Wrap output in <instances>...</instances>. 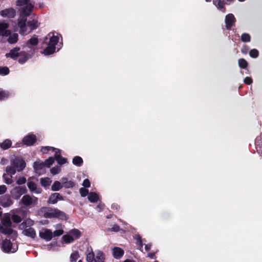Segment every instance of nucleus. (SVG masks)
Listing matches in <instances>:
<instances>
[{"label":"nucleus","instance_id":"1","mask_svg":"<svg viewBox=\"0 0 262 262\" xmlns=\"http://www.w3.org/2000/svg\"><path fill=\"white\" fill-rule=\"evenodd\" d=\"M9 25L5 21H0V38L3 42H8L10 44L16 43L18 40V35L13 33L9 29Z\"/></svg>","mask_w":262,"mask_h":262},{"label":"nucleus","instance_id":"2","mask_svg":"<svg viewBox=\"0 0 262 262\" xmlns=\"http://www.w3.org/2000/svg\"><path fill=\"white\" fill-rule=\"evenodd\" d=\"M59 39L58 34L57 33L51 32L46 37L43 45L47 47L44 49L42 53L46 55H49L55 52V46L57 44Z\"/></svg>","mask_w":262,"mask_h":262},{"label":"nucleus","instance_id":"3","mask_svg":"<svg viewBox=\"0 0 262 262\" xmlns=\"http://www.w3.org/2000/svg\"><path fill=\"white\" fill-rule=\"evenodd\" d=\"M26 16H20L18 20V27L19 32L23 35H26L38 27V22L36 20L28 21L26 24Z\"/></svg>","mask_w":262,"mask_h":262},{"label":"nucleus","instance_id":"4","mask_svg":"<svg viewBox=\"0 0 262 262\" xmlns=\"http://www.w3.org/2000/svg\"><path fill=\"white\" fill-rule=\"evenodd\" d=\"M26 50H22L19 48H14L6 54V56L7 57H10L13 59L18 58V62L23 64L28 60L31 56L30 54L27 53Z\"/></svg>","mask_w":262,"mask_h":262},{"label":"nucleus","instance_id":"5","mask_svg":"<svg viewBox=\"0 0 262 262\" xmlns=\"http://www.w3.org/2000/svg\"><path fill=\"white\" fill-rule=\"evenodd\" d=\"M0 232L6 235H10L13 238L16 237L17 233L11 228V216L10 214H5L0 223Z\"/></svg>","mask_w":262,"mask_h":262},{"label":"nucleus","instance_id":"6","mask_svg":"<svg viewBox=\"0 0 262 262\" xmlns=\"http://www.w3.org/2000/svg\"><path fill=\"white\" fill-rule=\"evenodd\" d=\"M20 204L26 208H32L38 204V198L29 194L24 195L20 201Z\"/></svg>","mask_w":262,"mask_h":262},{"label":"nucleus","instance_id":"7","mask_svg":"<svg viewBox=\"0 0 262 262\" xmlns=\"http://www.w3.org/2000/svg\"><path fill=\"white\" fill-rule=\"evenodd\" d=\"M16 5L22 7V12L25 16L30 15L34 8V4L30 3V0H18Z\"/></svg>","mask_w":262,"mask_h":262},{"label":"nucleus","instance_id":"8","mask_svg":"<svg viewBox=\"0 0 262 262\" xmlns=\"http://www.w3.org/2000/svg\"><path fill=\"white\" fill-rule=\"evenodd\" d=\"M1 248L5 252H15L17 249L16 246L13 245L11 243L10 241L8 239L2 240L0 241Z\"/></svg>","mask_w":262,"mask_h":262},{"label":"nucleus","instance_id":"9","mask_svg":"<svg viewBox=\"0 0 262 262\" xmlns=\"http://www.w3.org/2000/svg\"><path fill=\"white\" fill-rule=\"evenodd\" d=\"M33 178L30 177L28 179L27 186L32 193L39 194L41 192V189L38 187L35 182L33 181Z\"/></svg>","mask_w":262,"mask_h":262},{"label":"nucleus","instance_id":"10","mask_svg":"<svg viewBox=\"0 0 262 262\" xmlns=\"http://www.w3.org/2000/svg\"><path fill=\"white\" fill-rule=\"evenodd\" d=\"M11 162L18 171L23 170L26 166L25 162L19 157H15L11 160Z\"/></svg>","mask_w":262,"mask_h":262},{"label":"nucleus","instance_id":"11","mask_svg":"<svg viewBox=\"0 0 262 262\" xmlns=\"http://www.w3.org/2000/svg\"><path fill=\"white\" fill-rule=\"evenodd\" d=\"M39 237L47 242L50 241L53 237V232L49 229L43 228L40 230Z\"/></svg>","mask_w":262,"mask_h":262},{"label":"nucleus","instance_id":"12","mask_svg":"<svg viewBox=\"0 0 262 262\" xmlns=\"http://www.w3.org/2000/svg\"><path fill=\"white\" fill-rule=\"evenodd\" d=\"M27 192V189L25 187L16 186L13 189L12 193L15 199L18 200L20 198L21 195L25 194Z\"/></svg>","mask_w":262,"mask_h":262},{"label":"nucleus","instance_id":"13","mask_svg":"<svg viewBox=\"0 0 262 262\" xmlns=\"http://www.w3.org/2000/svg\"><path fill=\"white\" fill-rule=\"evenodd\" d=\"M38 42V40L37 36L34 35L27 41L25 47H24V49L27 50L28 48L30 49V52L32 54L33 51H34V49H33L32 48L33 47L37 45Z\"/></svg>","mask_w":262,"mask_h":262},{"label":"nucleus","instance_id":"14","mask_svg":"<svg viewBox=\"0 0 262 262\" xmlns=\"http://www.w3.org/2000/svg\"><path fill=\"white\" fill-rule=\"evenodd\" d=\"M235 19L232 14H228L225 17L226 27L227 29H230L235 23Z\"/></svg>","mask_w":262,"mask_h":262},{"label":"nucleus","instance_id":"15","mask_svg":"<svg viewBox=\"0 0 262 262\" xmlns=\"http://www.w3.org/2000/svg\"><path fill=\"white\" fill-rule=\"evenodd\" d=\"M15 11L12 8L6 9L1 12V15L4 17L11 18L15 16Z\"/></svg>","mask_w":262,"mask_h":262},{"label":"nucleus","instance_id":"16","mask_svg":"<svg viewBox=\"0 0 262 262\" xmlns=\"http://www.w3.org/2000/svg\"><path fill=\"white\" fill-rule=\"evenodd\" d=\"M1 204L3 206L7 207L11 206L13 202L9 196L4 195L1 199Z\"/></svg>","mask_w":262,"mask_h":262},{"label":"nucleus","instance_id":"17","mask_svg":"<svg viewBox=\"0 0 262 262\" xmlns=\"http://www.w3.org/2000/svg\"><path fill=\"white\" fill-rule=\"evenodd\" d=\"M36 140V138L34 135H28L23 139V142L27 145H32Z\"/></svg>","mask_w":262,"mask_h":262},{"label":"nucleus","instance_id":"18","mask_svg":"<svg viewBox=\"0 0 262 262\" xmlns=\"http://www.w3.org/2000/svg\"><path fill=\"white\" fill-rule=\"evenodd\" d=\"M63 198L59 193H53L50 197L48 203L54 204L57 202L58 200H63Z\"/></svg>","mask_w":262,"mask_h":262},{"label":"nucleus","instance_id":"19","mask_svg":"<svg viewBox=\"0 0 262 262\" xmlns=\"http://www.w3.org/2000/svg\"><path fill=\"white\" fill-rule=\"evenodd\" d=\"M55 158L59 164L62 165L67 162V159L61 156L60 151L59 149H56L55 152Z\"/></svg>","mask_w":262,"mask_h":262},{"label":"nucleus","instance_id":"20","mask_svg":"<svg viewBox=\"0 0 262 262\" xmlns=\"http://www.w3.org/2000/svg\"><path fill=\"white\" fill-rule=\"evenodd\" d=\"M113 256L116 259L121 258L124 254V251L119 247H115L113 249Z\"/></svg>","mask_w":262,"mask_h":262},{"label":"nucleus","instance_id":"21","mask_svg":"<svg viewBox=\"0 0 262 262\" xmlns=\"http://www.w3.org/2000/svg\"><path fill=\"white\" fill-rule=\"evenodd\" d=\"M24 235L30 237L32 238H34L36 236V232L35 230L32 228H28L26 229L23 231Z\"/></svg>","mask_w":262,"mask_h":262},{"label":"nucleus","instance_id":"22","mask_svg":"<svg viewBox=\"0 0 262 262\" xmlns=\"http://www.w3.org/2000/svg\"><path fill=\"white\" fill-rule=\"evenodd\" d=\"M33 167L36 172L38 173L39 170H42L45 167V164L43 162L38 160L34 162Z\"/></svg>","mask_w":262,"mask_h":262},{"label":"nucleus","instance_id":"23","mask_svg":"<svg viewBox=\"0 0 262 262\" xmlns=\"http://www.w3.org/2000/svg\"><path fill=\"white\" fill-rule=\"evenodd\" d=\"M56 209H47L44 214V216L46 218L55 217Z\"/></svg>","mask_w":262,"mask_h":262},{"label":"nucleus","instance_id":"24","mask_svg":"<svg viewBox=\"0 0 262 262\" xmlns=\"http://www.w3.org/2000/svg\"><path fill=\"white\" fill-rule=\"evenodd\" d=\"M55 228L56 230L53 232V237L59 236L62 235L64 231L61 224H57Z\"/></svg>","mask_w":262,"mask_h":262},{"label":"nucleus","instance_id":"25","mask_svg":"<svg viewBox=\"0 0 262 262\" xmlns=\"http://www.w3.org/2000/svg\"><path fill=\"white\" fill-rule=\"evenodd\" d=\"M104 255L103 252L100 251L96 252L95 262H104Z\"/></svg>","mask_w":262,"mask_h":262},{"label":"nucleus","instance_id":"26","mask_svg":"<svg viewBox=\"0 0 262 262\" xmlns=\"http://www.w3.org/2000/svg\"><path fill=\"white\" fill-rule=\"evenodd\" d=\"M16 168L14 165H12L11 162L10 165L7 166L6 169V173L10 175V177H12L16 172Z\"/></svg>","mask_w":262,"mask_h":262},{"label":"nucleus","instance_id":"27","mask_svg":"<svg viewBox=\"0 0 262 262\" xmlns=\"http://www.w3.org/2000/svg\"><path fill=\"white\" fill-rule=\"evenodd\" d=\"M213 3L217 9L222 10L224 12H225V9H224L225 3L224 1L221 0H213Z\"/></svg>","mask_w":262,"mask_h":262},{"label":"nucleus","instance_id":"28","mask_svg":"<svg viewBox=\"0 0 262 262\" xmlns=\"http://www.w3.org/2000/svg\"><path fill=\"white\" fill-rule=\"evenodd\" d=\"M12 145L11 141L9 139L4 140L2 143L0 144V147L3 149L6 150L11 147Z\"/></svg>","mask_w":262,"mask_h":262},{"label":"nucleus","instance_id":"29","mask_svg":"<svg viewBox=\"0 0 262 262\" xmlns=\"http://www.w3.org/2000/svg\"><path fill=\"white\" fill-rule=\"evenodd\" d=\"M70 234L74 237V241L80 237L81 236L80 231L76 229H74L70 230L69 232Z\"/></svg>","mask_w":262,"mask_h":262},{"label":"nucleus","instance_id":"30","mask_svg":"<svg viewBox=\"0 0 262 262\" xmlns=\"http://www.w3.org/2000/svg\"><path fill=\"white\" fill-rule=\"evenodd\" d=\"M88 198L91 202L95 203L97 202L99 196L98 194L95 192H90L88 195Z\"/></svg>","mask_w":262,"mask_h":262},{"label":"nucleus","instance_id":"31","mask_svg":"<svg viewBox=\"0 0 262 262\" xmlns=\"http://www.w3.org/2000/svg\"><path fill=\"white\" fill-rule=\"evenodd\" d=\"M60 181L62 187L70 188L73 186V183L71 181L68 182L67 179L65 178H62Z\"/></svg>","mask_w":262,"mask_h":262},{"label":"nucleus","instance_id":"32","mask_svg":"<svg viewBox=\"0 0 262 262\" xmlns=\"http://www.w3.org/2000/svg\"><path fill=\"white\" fill-rule=\"evenodd\" d=\"M62 239L66 244H70L74 241V237L70 234L69 232L68 234L63 235Z\"/></svg>","mask_w":262,"mask_h":262},{"label":"nucleus","instance_id":"33","mask_svg":"<svg viewBox=\"0 0 262 262\" xmlns=\"http://www.w3.org/2000/svg\"><path fill=\"white\" fill-rule=\"evenodd\" d=\"M51 182V180L49 178H44L40 179V184L43 187L49 186Z\"/></svg>","mask_w":262,"mask_h":262},{"label":"nucleus","instance_id":"34","mask_svg":"<svg viewBox=\"0 0 262 262\" xmlns=\"http://www.w3.org/2000/svg\"><path fill=\"white\" fill-rule=\"evenodd\" d=\"M62 187V185L60 182L55 181L52 185L51 189L53 191H58Z\"/></svg>","mask_w":262,"mask_h":262},{"label":"nucleus","instance_id":"35","mask_svg":"<svg viewBox=\"0 0 262 262\" xmlns=\"http://www.w3.org/2000/svg\"><path fill=\"white\" fill-rule=\"evenodd\" d=\"M82 163V159L79 156H76L73 159V163L75 165L80 166L81 165Z\"/></svg>","mask_w":262,"mask_h":262},{"label":"nucleus","instance_id":"36","mask_svg":"<svg viewBox=\"0 0 262 262\" xmlns=\"http://www.w3.org/2000/svg\"><path fill=\"white\" fill-rule=\"evenodd\" d=\"M4 182L7 184H10L13 182L12 177L7 173H4L3 176Z\"/></svg>","mask_w":262,"mask_h":262},{"label":"nucleus","instance_id":"37","mask_svg":"<svg viewBox=\"0 0 262 262\" xmlns=\"http://www.w3.org/2000/svg\"><path fill=\"white\" fill-rule=\"evenodd\" d=\"M55 217H58L61 220H64L66 219V215L64 212L56 209Z\"/></svg>","mask_w":262,"mask_h":262},{"label":"nucleus","instance_id":"38","mask_svg":"<svg viewBox=\"0 0 262 262\" xmlns=\"http://www.w3.org/2000/svg\"><path fill=\"white\" fill-rule=\"evenodd\" d=\"M95 255L93 251L89 252L86 255V260L88 262H93L95 260Z\"/></svg>","mask_w":262,"mask_h":262},{"label":"nucleus","instance_id":"39","mask_svg":"<svg viewBox=\"0 0 262 262\" xmlns=\"http://www.w3.org/2000/svg\"><path fill=\"white\" fill-rule=\"evenodd\" d=\"M79 257L78 252L77 251H74L71 255L70 260L71 262H75Z\"/></svg>","mask_w":262,"mask_h":262},{"label":"nucleus","instance_id":"40","mask_svg":"<svg viewBox=\"0 0 262 262\" xmlns=\"http://www.w3.org/2000/svg\"><path fill=\"white\" fill-rule=\"evenodd\" d=\"M238 62L239 66L242 69H246L247 67V62L244 59H239Z\"/></svg>","mask_w":262,"mask_h":262},{"label":"nucleus","instance_id":"41","mask_svg":"<svg viewBox=\"0 0 262 262\" xmlns=\"http://www.w3.org/2000/svg\"><path fill=\"white\" fill-rule=\"evenodd\" d=\"M56 149L57 148H54L53 147H51V146H45V147H42L41 148V151L42 153L45 154V153H47V151H48L49 150H52L53 151L55 152Z\"/></svg>","mask_w":262,"mask_h":262},{"label":"nucleus","instance_id":"42","mask_svg":"<svg viewBox=\"0 0 262 262\" xmlns=\"http://www.w3.org/2000/svg\"><path fill=\"white\" fill-rule=\"evenodd\" d=\"M54 162V159L53 157H50L49 159L46 160L43 163L45 166L49 167Z\"/></svg>","mask_w":262,"mask_h":262},{"label":"nucleus","instance_id":"43","mask_svg":"<svg viewBox=\"0 0 262 262\" xmlns=\"http://www.w3.org/2000/svg\"><path fill=\"white\" fill-rule=\"evenodd\" d=\"M241 39L243 42H249L250 41V36L248 33H244L241 36Z\"/></svg>","mask_w":262,"mask_h":262},{"label":"nucleus","instance_id":"44","mask_svg":"<svg viewBox=\"0 0 262 262\" xmlns=\"http://www.w3.org/2000/svg\"><path fill=\"white\" fill-rule=\"evenodd\" d=\"M79 192L82 197H84L89 194L88 190L85 188H81L79 189Z\"/></svg>","mask_w":262,"mask_h":262},{"label":"nucleus","instance_id":"45","mask_svg":"<svg viewBox=\"0 0 262 262\" xmlns=\"http://www.w3.org/2000/svg\"><path fill=\"white\" fill-rule=\"evenodd\" d=\"M250 56L252 58H256L258 55V52L256 49H252L249 52Z\"/></svg>","mask_w":262,"mask_h":262},{"label":"nucleus","instance_id":"46","mask_svg":"<svg viewBox=\"0 0 262 262\" xmlns=\"http://www.w3.org/2000/svg\"><path fill=\"white\" fill-rule=\"evenodd\" d=\"M60 171V167L59 166H55L51 169V172L53 175L58 173Z\"/></svg>","mask_w":262,"mask_h":262},{"label":"nucleus","instance_id":"47","mask_svg":"<svg viewBox=\"0 0 262 262\" xmlns=\"http://www.w3.org/2000/svg\"><path fill=\"white\" fill-rule=\"evenodd\" d=\"M9 70L7 67L0 68V74L6 75L9 73Z\"/></svg>","mask_w":262,"mask_h":262},{"label":"nucleus","instance_id":"48","mask_svg":"<svg viewBox=\"0 0 262 262\" xmlns=\"http://www.w3.org/2000/svg\"><path fill=\"white\" fill-rule=\"evenodd\" d=\"M26 179L24 177H19L16 181L18 185L24 184L26 182Z\"/></svg>","mask_w":262,"mask_h":262},{"label":"nucleus","instance_id":"49","mask_svg":"<svg viewBox=\"0 0 262 262\" xmlns=\"http://www.w3.org/2000/svg\"><path fill=\"white\" fill-rule=\"evenodd\" d=\"M13 221L16 223H20L21 221L20 217L17 215L14 214L12 216Z\"/></svg>","mask_w":262,"mask_h":262},{"label":"nucleus","instance_id":"50","mask_svg":"<svg viewBox=\"0 0 262 262\" xmlns=\"http://www.w3.org/2000/svg\"><path fill=\"white\" fill-rule=\"evenodd\" d=\"M9 96V94L7 92L0 91V100L7 98Z\"/></svg>","mask_w":262,"mask_h":262},{"label":"nucleus","instance_id":"51","mask_svg":"<svg viewBox=\"0 0 262 262\" xmlns=\"http://www.w3.org/2000/svg\"><path fill=\"white\" fill-rule=\"evenodd\" d=\"M82 185L85 188H89L90 187L91 183L89 179H85L82 183Z\"/></svg>","mask_w":262,"mask_h":262},{"label":"nucleus","instance_id":"52","mask_svg":"<svg viewBox=\"0 0 262 262\" xmlns=\"http://www.w3.org/2000/svg\"><path fill=\"white\" fill-rule=\"evenodd\" d=\"M244 82L247 84H250L252 82V79L251 77H247L244 79Z\"/></svg>","mask_w":262,"mask_h":262},{"label":"nucleus","instance_id":"53","mask_svg":"<svg viewBox=\"0 0 262 262\" xmlns=\"http://www.w3.org/2000/svg\"><path fill=\"white\" fill-rule=\"evenodd\" d=\"M7 190V187L5 185H3L0 186V194L4 193Z\"/></svg>","mask_w":262,"mask_h":262},{"label":"nucleus","instance_id":"54","mask_svg":"<svg viewBox=\"0 0 262 262\" xmlns=\"http://www.w3.org/2000/svg\"><path fill=\"white\" fill-rule=\"evenodd\" d=\"M136 238L137 241L139 242L140 247V249H141L142 248L143 245L142 241L141 239V237L139 235H136Z\"/></svg>","mask_w":262,"mask_h":262},{"label":"nucleus","instance_id":"55","mask_svg":"<svg viewBox=\"0 0 262 262\" xmlns=\"http://www.w3.org/2000/svg\"><path fill=\"white\" fill-rule=\"evenodd\" d=\"M119 230V227L118 225H114L112 228L111 231L117 232Z\"/></svg>","mask_w":262,"mask_h":262},{"label":"nucleus","instance_id":"56","mask_svg":"<svg viewBox=\"0 0 262 262\" xmlns=\"http://www.w3.org/2000/svg\"><path fill=\"white\" fill-rule=\"evenodd\" d=\"M248 47L246 46H245L243 47V48L242 49V52L244 53V54H246L248 52Z\"/></svg>","mask_w":262,"mask_h":262},{"label":"nucleus","instance_id":"57","mask_svg":"<svg viewBox=\"0 0 262 262\" xmlns=\"http://www.w3.org/2000/svg\"><path fill=\"white\" fill-rule=\"evenodd\" d=\"M151 247V244H147V245H145V249L146 251H148L149 250H150V249Z\"/></svg>","mask_w":262,"mask_h":262},{"label":"nucleus","instance_id":"58","mask_svg":"<svg viewBox=\"0 0 262 262\" xmlns=\"http://www.w3.org/2000/svg\"><path fill=\"white\" fill-rule=\"evenodd\" d=\"M102 206L101 205H98L97 207V208L98 211H100L102 210Z\"/></svg>","mask_w":262,"mask_h":262},{"label":"nucleus","instance_id":"59","mask_svg":"<svg viewBox=\"0 0 262 262\" xmlns=\"http://www.w3.org/2000/svg\"><path fill=\"white\" fill-rule=\"evenodd\" d=\"M154 255L155 254L153 253H148V256L150 258H153L154 256Z\"/></svg>","mask_w":262,"mask_h":262},{"label":"nucleus","instance_id":"60","mask_svg":"<svg viewBox=\"0 0 262 262\" xmlns=\"http://www.w3.org/2000/svg\"><path fill=\"white\" fill-rule=\"evenodd\" d=\"M123 262H135V261L133 260L126 259V260H124Z\"/></svg>","mask_w":262,"mask_h":262},{"label":"nucleus","instance_id":"61","mask_svg":"<svg viewBox=\"0 0 262 262\" xmlns=\"http://www.w3.org/2000/svg\"><path fill=\"white\" fill-rule=\"evenodd\" d=\"M6 161L7 160L6 159H2L1 163L3 164H5L6 163Z\"/></svg>","mask_w":262,"mask_h":262},{"label":"nucleus","instance_id":"62","mask_svg":"<svg viewBox=\"0 0 262 262\" xmlns=\"http://www.w3.org/2000/svg\"><path fill=\"white\" fill-rule=\"evenodd\" d=\"M2 215V212L0 211V217H1Z\"/></svg>","mask_w":262,"mask_h":262},{"label":"nucleus","instance_id":"63","mask_svg":"<svg viewBox=\"0 0 262 262\" xmlns=\"http://www.w3.org/2000/svg\"><path fill=\"white\" fill-rule=\"evenodd\" d=\"M238 1H240V2H244V1H245V0H238Z\"/></svg>","mask_w":262,"mask_h":262},{"label":"nucleus","instance_id":"64","mask_svg":"<svg viewBox=\"0 0 262 262\" xmlns=\"http://www.w3.org/2000/svg\"><path fill=\"white\" fill-rule=\"evenodd\" d=\"M78 262H82L81 260H79Z\"/></svg>","mask_w":262,"mask_h":262}]
</instances>
